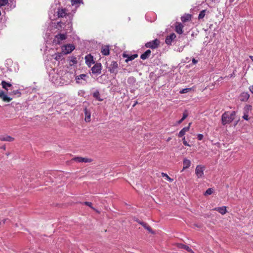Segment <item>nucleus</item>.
Segmentation results:
<instances>
[{"label": "nucleus", "mask_w": 253, "mask_h": 253, "mask_svg": "<svg viewBox=\"0 0 253 253\" xmlns=\"http://www.w3.org/2000/svg\"><path fill=\"white\" fill-rule=\"evenodd\" d=\"M214 210L217 211L222 215L225 214L227 212L226 207L225 206L215 208L214 209Z\"/></svg>", "instance_id": "20"}, {"label": "nucleus", "mask_w": 253, "mask_h": 253, "mask_svg": "<svg viewBox=\"0 0 253 253\" xmlns=\"http://www.w3.org/2000/svg\"><path fill=\"white\" fill-rule=\"evenodd\" d=\"M187 116H188L187 113L186 112H185L183 113L182 117L183 119H185L187 118Z\"/></svg>", "instance_id": "42"}, {"label": "nucleus", "mask_w": 253, "mask_h": 253, "mask_svg": "<svg viewBox=\"0 0 253 253\" xmlns=\"http://www.w3.org/2000/svg\"><path fill=\"white\" fill-rule=\"evenodd\" d=\"M176 35L174 33H171L168 36L165 40V42L168 45H171L172 42L175 39Z\"/></svg>", "instance_id": "10"}, {"label": "nucleus", "mask_w": 253, "mask_h": 253, "mask_svg": "<svg viewBox=\"0 0 253 253\" xmlns=\"http://www.w3.org/2000/svg\"><path fill=\"white\" fill-rule=\"evenodd\" d=\"M203 135L202 134H198L197 135V138L199 140H201L203 138Z\"/></svg>", "instance_id": "40"}, {"label": "nucleus", "mask_w": 253, "mask_h": 253, "mask_svg": "<svg viewBox=\"0 0 253 253\" xmlns=\"http://www.w3.org/2000/svg\"><path fill=\"white\" fill-rule=\"evenodd\" d=\"M182 141L184 145L188 146H190L188 142L185 140V137L184 136L182 138Z\"/></svg>", "instance_id": "39"}, {"label": "nucleus", "mask_w": 253, "mask_h": 253, "mask_svg": "<svg viewBox=\"0 0 253 253\" xmlns=\"http://www.w3.org/2000/svg\"><path fill=\"white\" fill-rule=\"evenodd\" d=\"M68 9L65 8H59L56 12V16L58 18L65 17L67 15L70 14L68 13Z\"/></svg>", "instance_id": "4"}, {"label": "nucleus", "mask_w": 253, "mask_h": 253, "mask_svg": "<svg viewBox=\"0 0 253 253\" xmlns=\"http://www.w3.org/2000/svg\"><path fill=\"white\" fill-rule=\"evenodd\" d=\"M72 160L79 163H82L83 157H76L74 158Z\"/></svg>", "instance_id": "34"}, {"label": "nucleus", "mask_w": 253, "mask_h": 253, "mask_svg": "<svg viewBox=\"0 0 253 253\" xmlns=\"http://www.w3.org/2000/svg\"><path fill=\"white\" fill-rule=\"evenodd\" d=\"M191 19V15L189 14H184L181 17V20L183 22H186L190 21Z\"/></svg>", "instance_id": "23"}, {"label": "nucleus", "mask_w": 253, "mask_h": 253, "mask_svg": "<svg viewBox=\"0 0 253 253\" xmlns=\"http://www.w3.org/2000/svg\"><path fill=\"white\" fill-rule=\"evenodd\" d=\"M206 10H203L200 11L199 15H198V19L201 20L204 18L206 15Z\"/></svg>", "instance_id": "30"}, {"label": "nucleus", "mask_w": 253, "mask_h": 253, "mask_svg": "<svg viewBox=\"0 0 253 253\" xmlns=\"http://www.w3.org/2000/svg\"><path fill=\"white\" fill-rule=\"evenodd\" d=\"M181 120H182V121L183 122L185 119L183 118V117L181 119Z\"/></svg>", "instance_id": "51"}, {"label": "nucleus", "mask_w": 253, "mask_h": 253, "mask_svg": "<svg viewBox=\"0 0 253 253\" xmlns=\"http://www.w3.org/2000/svg\"><path fill=\"white\" fill-rule=\"evenodd\" d=\"M177 247L179 249H183L190 253H194V252L188 246L183 244L178 243L176 245Z\"/></svg>", "instance_id": "12"}, {"label": "nucleus", "mask_w": 253, "mask_h": 253, "mask_svg": "<svg viewBox=\"0 0 253 253\" xmlns=\"http://www.w3.org/2000/svg\"><path fill=\"white\" fill-rule=\"evenodd\" d=\"M86 77V75L84 74H81L79 76L76 77V80L78 83H80V80H85V78Z\"/></svg>", "instance_id": "26"}, {"label": "nucleus", "mask_w": 253, "mask_h": 253, "mask_svg": "<svg viewBox=\"0 0 253 253\" xmlns=\"http://www.w3.org/2000/svg\"><path fill=\"white\" fill-rule=\"evenodd\" d=\"M7 94L11 96H16L17 97L20 96L21 93L19 90H10V91H9L7 92Z\"/></svg>", "instance_id": "21"}, {"label": "nucleus", "mask_w": 253, "mask_h": 253, "mask_svg": "<svg viewBox=\"0 0 253 253\" xmlns=\"http://www.w3.org/2000/svg\"><path fill=\"white\" fill-rule=\"evenodd\" d=\"M0 98L2 101L6 102H9L12 98L6 94L3 91L0 90Z\"/></svg>", "instance_id": "11"}, {"label": "nucleus", "mask_w": 253, "mask_h": 253, "mask_svg": "<svg viewBox=\"0 0 253 253\" xmlns=\"http://www.w3.org/2000/svg\"><path fill=\"white\" fill-rule=\"evenodd\" d=\"M151 53V51L150 49H148L141 55L140 58L143 60H145L150 57Z\"/></svg>", "instance_id": "19"}, {"label": "nucleus", "mask_w": 253, "mask_h": 253, "mask_svg": "<svg viewBox=\"0 0 253 253\" xmlns=\"http://www.w3.org/2000/svg\"><path fill=\"white\" fill-rule=\"evenodd\" d=\"M85 63L89 66L90 67L91 64L94 63L93 57L91 55H87L85 57Z\"/></svg>", "instance_id": "15"}, {"label": "nucleus", "mask_w": 253, "mask_h": 253, "mask_svg": "<svg viewBox=\"0 0 253 253\" xmlns=\"http://www.w3.org/2000/svg\"><path fill=\"white\" fill-rule=\"evenodd\" d=\"M123 56L124 58H126V62H128L129 61H131L133 59H134L135 58H136L138 56V55L136 54H134L131 55H128V54H126V53H123Z\"/></svg>", "instance_id": "13"}, {"label": "nucleus", "mask_w": 253, "mask_h": 253, "mask_svg": "<svg viewBox=\"0 0 253 253\" xmlns=\"http://www.w3.org/2000/svg\"><path fill=\"white\" fill-rule=\"evenodd\" d=\"M252 110V106L251 105H246L243 109L244 114H248Z\"/></svg>", "instance_id": "27"}, {"label": "nucleus", "mask_w": 253, "mask_h": 253, "mask_svg": "<svg viewBox=\"0 0 253 253\" xmlns=\"http://www.w3.org/2000/svg\"><path fill=\"white\" fill-rule=\"evenodd\" d=\"M93 97L97 100L101 101L102 99L100 97V93L97 90L95 92H94L93 94Z\"/></svg>", "instance_id": "29"}, {"label": "nucleus", "mask_w": 253, "mask_h": 253, "mask_svg": "<svg viewBox=\"0 0 253 253\" xmlns=\"http://www.w3.org/2000/svg\"><path fill=\"white\" fill-rule=\"evenodd\" d=\"M138 222L140 224H141V223H142V221H138Z\"/></svg>", "instance_id": "50"}, {"label": "nucleus", "mask_w": 253, "mask_h": 253, "mask_svg": "<svg viewBox=\"0 0 253 253\" xmlns=\"http://www.w3.org/2000/svg\"><path fill=\"white\" fill-rule=\"evenodd\" d=\"M160 44V41L156 39L153 41L147 42L145 43V46L147 48H150L152 49L157 48Z\"/></svg>", "instance_id": "3"}, {"label": "nucleus", "mask_w": 253, "mask_h": 253, "mask_svg": "<svg viewBox=\"0 0 253 253\" xmlns=\"http://www.w3.org/2000/svg\"><path fill=\"white\" fill-rule=\"evenodd\" d=\"M136 103H137V102H136V103H135V104L133 105V106H134L136 104Z\"/></svg>", "instance_id": "55"}, {"label": "nucleus", "mask_w": 253, "mask_h": 253, "mask_svg": "<svg viewBox=\"0 0 253 253\" xmlns=\"http://www.w3.org/2000/svg\"><path fill=\"white\" fill-rule=\"evenodd\" d=\"M233 1V0H229V1H230V2H232Z\"/></svg>", "instance_id": "53"}, {"label": "nucleus", "mask_w": 253, "mask_h": 253, "mask_svg": "<svg viewBox=\"0 0 253 253\" xmlns=\"http://www.w3.org/2000/svg\"><path fill=\"white\" fill-rule=\"evenodd\" d=\"M92 161L91 159L87 158H83L82 163H90Z\"/></svg>", "instance_id": "36"}, {"label": "nucleus", "mask_w": 253, "mask_h": 253, "mask_svg": "<svg viewBox=\"0 0 253 253\" xmlns=\"http://www.w3.org/2000/svg\"><path fill=\"white\" fill-rule=\"evenodd\" d=\"M213 192V189L211 188H208L205 192L204 195L207 196L211 195Z\"/></svg>", "instance_id": "31"}, {"label": "nucleus", "mask_w": 253, "mask_h": 253, "mask_svg": "<svg viewBox=\"0 0 253 253\" xmlns=\"http://www.w3.org/2000/svg\"><path fill=\"white\" fill-rule=\"evenodd\" d=\"M243 118L246 121H248L249 120L248 114H244Z\"/></svg>", "instance_id": "41"}, {"label": "nucleus", "mask_w": 253, "mask_h": 253, "mask_svg": "<svg viewBox=\"0 0 253 253\" xmlns=\"http://www.w3.org/2000/svg\"><path fill=\"white\" fill-rule=\"evenodd\" d=\"M236 114V111L225 112L221 116L222 124L224 126L231 123L234 119Z\"/></svg>", "instance_id": "1"}, {"label": "nucleus", "mask_w": 253, "mask_h": 253, "mask_svg": "<svg viewBox=\"0 0 253 253\" xmlns=\"http://www.w3.org/2000/svg\"><path fill=\"white\" fill-rule=\"evenodd\" d=\"M106 68L110 73L113 74L116 76L118 72V64L116 61H112L110 63H107Z\"/></svg>", "instance_id": "2"}, {"label": "nucleus", "mask_w": 253, "mask_h": 253, "mask_svg": "<svg viewBox=\"0 0 253 253\" xmlns=\"http://www.w3.org/2000/svg\"><path fill=\"white\" fill-rule=\"evenodd\" d=\"M127 83L130 84H134L136 82V79L133 77H130L127 79Z\"/></svg>", "instance_id": "28"}, {"label": "nucleus", "mask_w": 253, "mask_h": 253, "mask_svg": "<svg viewBox=\"0 0 253 253\" xmlns=\"http://www.w3.org/2000/svg\"><path fill=\"white\" fill-rule=\"evenodd\" d=\"M249 58L252 60V61L253 62V56L250 55L249 56Z\"/></svg>", "instance_id": "45"}, {"label": "nucleus", "mask_w": 253, "mask_h": 253, "mask_svg": "<svg viewBox=\"0 0 253 253\" xmlns=\"http://www.w3.org/2000/svg\"><path fill=\"white\" fill-rule=\"evenodd\" d=\"M170 140V138H169L167 140L168 141H169Z\"/></svg>", "instance_id": "52"}, {"label": "nucleus", "mask_w": 253, "mask_h": 253, "mask_svg": "<svg viewBox=\"0 0 253 253\" xmlns=\"http://www.w3.org/2000/svg\"><path fill=\"white\" fill-rule=\"evenodd\" d=\"M1 85L3 89H4L5 90H6L7 93L9 91H10V90H12L13 86L12 84L9 83H7L5 81H2L1 83Z\"/></svg>", "instance_id": "7"}, {"label": "nucleus", "mask_w": 253, "mask_h": 253, "mask_svg": "<svg viewBox=\"0 0 253 253\" xmlns=\"http://www.w3.org/2000/svg\"><path fill=\"white\" fill-rule=\"evenodd\" d=\"M66 38V36L65 34H59L55 37L54 41H56L57 40V42L59 43L60 41L65 40Z\"/></svg>", "instance_id": "17"}, {"label": "nucleus", "mask_w": 253, "mask_h": 253, "mask_svg": "<svg viewBox=\"0 0 253 253\" xmlns=\"http://www.w3.org/2000/svg\"><path fill=\"white\" fill-rule=\"evenodd\" d=\"M190 125L191 123H189L188 126L183 127L180 131V132L178 134V136L179 137H183L185 135L186 132L188 131L189 130Z\"/></svg>", "instance_id": "14"}, {"label": "nucleus", "mask_w": 253, "mask_h": 253, "mask_svg": "<svg viewBox=\"0 0 253 253\" xmlns=\"http://www.w3.org/2000/svg\"><path fill=\"white\" fill-rule=\"evenodd\" d=\"M75 49V46L72 44H67L65 45L64 48H62L64 54H67L71 53Z\"/></svg>", "instance_id": "9"}, {"label": "nucleus", "mask_w": 253, "mask_h": 253, "mask_svg": "<svg viewBox=\"0 0 253 253\" xmlns=\"http://www.w3.org/2000/svg\"><path fill=\"white\" fill-rule=\"evenodd\" d=\"M66 75H67V76H68L69 75H71V74L69 73H66Z\"/></svg>", "instance_id": "49"}, {"label": "nucleus", "mask_w": 253, "mask_h": 253, "mask_svg": "<svg viewBox=\"0 0 253 253\" xmlns=\"http://www.w3.org/2000/svg\"><path fill=\"white\" fill-rule=\"evenodd\" d=\"M250 90L253 93V85L250 87Z\"/></svg>", "instance_id": "44"}, {"label": "nucleus", "mask_w": 253, "mask_h": 253, "mask_svg": "<svg viewBox=\"0 0 253 253\" xmlns=\"http://www.w3.org/2000/svg\"><path fill=\"white\" fill-rule=\"evenodd\" d=\"M183 169H184L188 168L190 166L191 162L189 160L184 159L183 160Z\"/></svg>", "instance_id": "25"}, {"label": "nucleus", "mask_w": 253, "mask_h": 253, "mask_svg": "<svg viewBox=\"0 0 253 253\" xmlns=\"http://www.w3.org/2000/svg\"><path fill=\"white\" fill-rule=\"evenodd\" d=\"M1 148H2V149H4H4H5V146H3L1 147Z\"/></svg>", "instance_id": "48"}, {"label": "nucleus", "mask_w": 253, "mask_h": 253, "mask_svg": "<svg viewBox=\"0 0 253 253\" xmlns=\"http://www.w3.org/2000/svg\"><path fill=\"white\" fill-rule=\"evenodd\" d=\"M182 122V120L180 119L179 121H178V124H181V123Z\"/></svg>", "instance_id": "47"}, {"label": "nucleus", "mask_w": 253, "mask_h": 253, "mask_svg": "<svg viewBox=\"0 0 253 253\" xmlns=\"http://www.w3.org/2000/svg\"><path fill=\"white\" fill-rule=\"evenodd\" d=\"M84 205H86V206H87L89 207H90L91 209H93V210H95L92 206V204L90 202H85L83 203Z\"/></svg>", "instance_id": "38"}, {"label": "nucleus", "mask_w": 253, "mask_h": 253, "mask_svg": "<svg viewBox=\"0 0 253 253\" xmlns=\"http://www.w3.org/2000/svg\"><path fill=\"white\" fill-rule=\"evenodd\" d=\"M190 90H191V88H184V89H182V90H181L179 91V93L181 94L186 93L188 92L189 91H190Z\"/></svg>", "instance_id": "35"}, {"label": "nucleus", "mask_w": 253, "mask_h": 253, "mask_svg": "<svg viewBox=\"0 0 253 253\" xmlns=\"http://www.w3.org/2000/svg\"><path fill=\"white\" fill-rule=\"evenodd\" d=\"M162 175L163 177H166V179L169 182H172L173 181V179L171 178L170 177L168 176V175L164 172L162 173Z\"/></svg>", "instance_id": "32"}, {"label": "nucleus", "mask_w": 253, "mask_h": 253, "mask_svg": "<svg viewBox=\"0 0 253 253\" xmlns=\"http://www.w3.org/2000/svg\"><path fill=\"white\" fill-rule=\"evenodd\" d=\"M55 59H57V56H56V57H55Z\"/></svg>", "instance_id": "56"}, {"label": "nucleus", "mask_w": 253, "mask_h": 253, "mask_svg": "<svg viewBox=\"0 0 253 253\" xmlns=\"http://www.w3.org/2000/svg\"><path fill=\"white\" fill-rule=\"evenodd\" d=\"M183 25L179 23L175 26V31L179 34H181L183 33Z\"/></svg>", "instance_id": "22"}, {"label": "nucleus", "mask_w": 253, "mask_h": 253, "mask_svg": "<svg viewBox=\"0 0 253 253\" xmlns=\"http://www.w3.org/2000/svg\"><path fill=\"white\" fill-rule=\"evenodd\" d=\"M192 63L194 64H196L198 63V60L195 59L194 58H193L192 59Z\"/></svg>", "instance_id": "43"}, {"label": "nucleus", "mask_w": 253, "mask_h": 253, "mask_svg": "<svg viewBox=\"0 0 253 253\" xmlns=\"http://www.w3.org/2000/svg\"><path fill=\"white\" fill-rule=\"evenodd\" d=\"M101 53L104 55H108L110 53L108 46H105L101 48Z\"/></svg>", "instance_id": "24"}, {"label": "nucleus", "mask_w": 253, "mask_h": 253, "mask_svg": "<svg viewBox=\"0 0 253 253\" xmlns=\"http://www.w3.org/2000/svg\"><path fill=\"white\" fill-rule=\"evenodd\" d=\"M102 65L100 63H96L91 68V71L93 74H100L101 72Z\"/></svg>", "instance_id": "5"}, {"label": "nucleus", "mask_w": 253, "mask_h": 253, "mask_svg": "<svg viewBox=\"0 0 253 253\" xmlns=\"http://www.w3.org/2000/svg\"><path fill=\"white\" fill-rule=\"evenodd\" d=\"M8 0H0V7L5 5L8 3Z\"/></svg>", "instance_id": "37"}, {"label": "nucleus", "mask_w": 253, "mask_h": 253, "mask_svg": "<svg viewBox=\"0 0 253 253\" xmlns=\"http://www.w3.org/2000/svg\"><path fill=\"white\" fill-rule=\"evenodd\" d=\"M71 5L75 7V9L72 10V12L75 13L76 9L80 6L81 4H83V0H71Z\"/></svg>", "instance_id": "6"}, {"label": "nucleus", "mask_w": 253, "mask_h": 253, "mask_svg": "<svg viewBox=\"0 0 253 253\" xmlns=\"http://www.w3.org/2000/svg\"><path fill=\"white\" fill-rule=\"evenodd\" d=\"M204 167L198 165L196 167L195 173L198 178L202 177L204 175Z\"/></svg>", "instance_id": "8"}, {"label": "nucleus", "mask_w": 253, "mask_h": 253, "mask_svg": "<svg viewBox=\"0 0 253 253\" xmlns=\"http://www.w3.org/2000/svg\"><path fill=\"white\" fill-rule=\"evenodd\" d=\"M146 224H147V223H144V222H142V223H141V225H142L143 227L145 226Z\"/></svg>", "instance_id": "46"}, {"label": "nucleus", "mask_w": 253, "mask_h": 253, "mask_svg": "<svg viewBox=\"0 0 253 253\" xmlns=\"http://www.w3.org/2000/svg\"><path fill=\"white\" fill-rule=\"evenodd\" d=\"M14 140V138L10 136L7 135L0 136V140L2 141H9L11 142Z\"/></svg>", "instance_id": "18"}, {"label": "nucleus", "mask_w": 253, "mask_h": 253, "mask_svg": "<svg viewBox=\"0 0 253 253\" xmlns=\"http://www.w3.org/2000/svg\"><path fill=\"white\" fill-rule=\"evenodd\" d=\"M72 14V15H73V14H74L75 13L71 12V13H70V14Z\"/></svg>", "instance_id": "54"}, {"label": "nucleus", "mask_w": 253, "mask_h": 253, "mask_svg": "<svg viewBox=\"0 0 253 253\" xmlns=\"http://www.w3.org/2000/svg\"><path fill=\"white\" fill-rule=\"evenodd\" d=\"M146 229H147L150 233L154 234L155 233L154 231L152 230L151 227L146 224L145 226L144 227Z\"/></svg>", "instance_id": "33"}, {"label": "nucleus", "mask_w": 253, "mask_h": 253, "mask_svg": "<svg viewBox=\"0 0 253 253\" xmlns=\"http://www.w3.org/2000/svg\"><path fill=\"white\" fill-rule=\"evenodd\" d=\"M84 114H85V118L84 120L86 122H89L91 120L90 117H91V113L86 108H85L84 109Z\"/></svg>", "instance_id": "16"}]
</instances>
